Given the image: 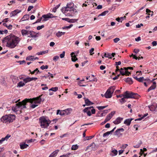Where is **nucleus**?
I'll return each instance as SVG.
<instances>
[{
    "mask_svg": "<svg viewBox=\"0 0 157 157\" xmlns=\"http://www.w3.org/2000/svg\"><path fill=\"white\" fill-rule=\"evenodd\" d=\"M78 148V146L77 145H73L71 147V149L72 150H76Z\"/></svg>",
    "mask_w": 157,
    "mask_h": 157,
    "instance_id": "obj_32",
    "label": "nucleus"
},
{
    "mask_svg": "<svg viewBox=\"0 0 157 157\" xmlns=\"http://www.w3.org/2000/svg\"><path fill=\"white\" fill-rule=\"evenodd\" d=\"M60 4H59L57 5L52 10V11L54 12H56V10L58 9L60 6Z\"/></svg>",
    "mask_w": 157,
    "mask_h": 157,
    "instance_id": "obj_35",
    "label": "nucleus"
},
{
    "mask_svg": "<svg viewBox=\"0 0 157 157\" xmlns=\"http://www.w3.org/2000/svg\"><path fill=\"white\" fill-rule=\"evenodd\" d=\"M124 131V129L123 128H121L119 129H118L115 132L117 133H117L119 134V132L120 131H121L122 132H123Z\"/></svg>",
    "mask_w": 157,
    "mask_h": 157,
    "instance_id": "obj_39",
    "label": "nucleus"
},
{
    "mask_svg": "<svg viewBox=\"0 0 157 157\" xmlns=\"http://www.w3.org/2000/svg\"><path fill=\"white\" fill-rule=\"evenodd\" d=\"M108 105H106L105 106H97V107L99 110H101L107 107L108 106Z\"/></svg>",
    "mask_w": 157,
    "mask_h": 157,
    "instance_id": "obj_33",
    "label": "nucleus"
},
{
    "mask_svg": "<svg viewBox=\"0 0 157 157\" xmlns=\"http://www.w3.org/2000/svg\"><path fill=\"white\" fill-rule=\"evenodd\" d=\"M133 77L138 81L140 82H142L144 80V78L140 77L139 78H138L136 76Z\"/></svg>",
    "mask_w": 157,
    "mask_h": 157,
    "instance_id": "obj_23",
    "label": "nucleus"
},
{
    "mask_svg": "<svg viewBox=\"0 0 157 157\" xmlns=\"http://www.w3.org/2000/svg\"><path fill=\"white\" fill-rule=\"evenodd\" d=\"M11 136L9 134L7 135L5 137L2 138L4 140H7Z\"/></svg>",
    "mask_w": 157,
    "mask_h": 157,
    "instance_id": "obj_42",
    "label": "nucleus"
},
{
    "mask_svg": "<svg viewBox=\"0 0 157 157\" xmlns=\"http://www.w3.org/2000/svg\"><path fill=\"white\" fill-rule=\"evenodd\" d=\"M142 143H139L136 145H134L133 146V147L134 148H139L140 147L141 145V144Z\"/></svg>",
    "mask_w": 157,
    "mask_h": 157,
    "instance_id": "obj_51",
    "label": "nucleus"
},
{
    "mask_svg": "<svg viewBox=\"0 0 157 157\" xmlns=\"http://www.w3.org/2000/svg\"><path fill=\"white\" fill-rule=\"evenodd\" d=\"M7 43L6 46L10 48H14L21 40L20 38L16 36L10 35L5 38Z\"/></svg>",
    "mask_w": 157,
    "mask_h": 157,
    "instance_id": "obj_2",
    "label": "nucleus"
},
{
    "mask_svg": "<svg viewBox=\"0 0 157 157\" xmlns=\"http://www.w3.org/2000/svg\"><path fill=\"white\" fill-rule=\"evenodd\" d=\"M70 154V153L66 154L65 155L60 156L59 157H69V155Z\"/></svg>",
    "mask_w": 157,
    "mask_h": 157,
    "instance_id": "obj_49",
    "label": "nucleus"
},
{
    "mask_svg": "<svg viewBox=\"0 0 157 157\" xmlns=\"http://www.w3.org/2000/svg\"><path fill=\"white\" fill-rule=\"evenodd\" d=\"M20 145V148L21 149L26 148L29 146V145L27 144H25V143L21 144Z\"/></svg>",
    "mask_w": 157,
    "mask_h": 157,
    "instance_id": "obj_21",
    "label": "nucleus"
},
{
    "mask_svg": "<svg viewBox=\"0 0 157 157\" xmlns=\"http://www.w3.org/2000/svg\"><path fill=\"white\" fill-rule=\"evenodd\" d=\"M147 115H148V113H147L146 114H144V116H143V117H142L141 118L136 119L135 120V121H139V120H141L142 119H143V118H144V117H145L147 116Z\"/></svg>",
    "mask_w": 157,
    "mask_h": 157,
    "instance_id": "obj_38",
    "label": "nucleus"
},
{
    "mask_svg": "<svg viewBox=\"0 0 157 157\" xmlns=\"http://www.w3.org/2000/svg\"><path fill=\"white\" fill-rule=\"evenodd\" d=\"M54 17V16H53L52 14L49 13L46 15H43L42 17H43L44 19L43 20V21H46L47 19L52 18Z\"/></svg>",
    "mask_w": 157,
    "mask_h": 157,
    "instance_id": "obj_10",
    "label": "nucleus"
},
{
    "mask_svg": "<svg viewBox=\"0 0 157 157\" xmlns=\"http://www.w3.org/2000/svg\"><path fill=\"white\" fill-rule=\"evenodd\" d=\"M104 56L105 57L109 58L112 59V57H111V55L110 54H107L106 53H105Z\"/></svg>",
    "mask_w": 157,
    "mask_h": 157,
    "instance_id": "obj_40",
    "label": "nucleus"
},
{
    "mask_svg": "<svg viewBox=\"0 0 157 157\" xmlns=\"http://www.w3.org/2000/svg\"><path fill=\"white\" fill-rule=\"evenodd\" d=\"M93 108V106L86 107L83 110V111L84 113H86L88 116H90L91 115L90 110L92 114H94L95 113L96 111L95 109H91V108Z\"/></svg>",
    "mask_w": 157,
    "mask_h": 157,
    "instance_id": "obj_7",
    "label": "nucleus"
},
{
    "mask_svg": "<svg viewBox=\"0 0 157 157\" xmlns=\"http://www.w3.org/2000/svg\"><path fill=\"white\" fill-rule=\"evenodd\" d=\"M112 152L115 155H116L117 154L118 151L117 150H114L112 151Z\"/></svg>",
    "mask_w": 157,
    "mask_h": 157,
    "instance_id": "obj_50",
    "label": "nucleus"
},
{
    "mask_svg": "<svg viewBox=\"0 0 157 157\" xmlns=\"http://www.w3.org/2000/svg\"><path fill=\"white\" fill-rule=\"evenodd\" d=\"M94 75H91V79L89 81V82H91V81H95V79L94 78Z\"/></svg>",
    "mask_w": 157,
    "mask_h": 157,
    "instance_id": "obj_52",
    "label": "nucleus"
},
{
    "mask_svg": "<svg viewBox=\"0 0 157 157\" xmlns=\"http://www.w3.org/2000/svg\"><path fill=\"white\" fill-rule=\"evenodd\" d=\"M151 44L153 46H156L157 44V42L156 41H154L152 42Z\"/></svg>",
    "mask_w": 157,
    "mask_h": 157,
    "instance_id": "obj_60",
    "label": "nucleus"
},
{
    "mask_svg": "<svg viewBox=\"0 0 157 157\" xmlns=\"http://www.w3.org/2000/svg\"><path fill=\"white\" fill-rule=\"evenodd\" d=\"M105 68V67L104 66L101 65L100 66V68L101 70H103Z\"/></svg>",
    "mask_w": 157,
    "mask_h": 157,
    "instance_id": "obj_61",
    "label": "nucleus"
},
{
    "mask_svg": "<svg viewBox=\"0 0 157 157\" xmlns=\"http://www.w3.org/2000/svg\"><path fill=\"white\" fill-rule=\"evenodd\" d=\"M25 85V82L20 81L17 84V87H21L24 86Z\"/></svg>",
    "mask_w": 157,
    "mask_h": 157,
    "instance_id": "obj_28",
    "label": "nucleus"
},
{
    "mask_svg": "<svg viewBox=\"0 0 157 157\" xmlns=\"http://www.w3.org/2000/svg\"><path fill=\"white\" fill-rule=\"evenodd\" d=\"M97 148V146L95 143H93L90 144V146H87V149H89L91 150H95Z\"/></svg>",
    "mask_w": 157,
    "mask_h": 157,
    "instance_id": "obj_9",
    "label": "nucleus"
},
{
    "mask_svg": "<svg viewBox=\"0 0 157 157\" xmlns=\"http://www.w3.org/2000/svg\"><path fill=\"white\" fill-rule=\"evenodd\" d=\"M26 60L34 61V56H29L26 58Z\"/></svg>",
    "mask_w": 157,
    "mask_h": 157,
    "instance_id": "obj_29",
    "label": "nucleus"
},
{
    "mask_svg": "<svg viewBox=\"0 0 157 157\" xmlns=\"http://www.w3.org/2000/svg\"><path fill=\"white\" fill-rule=\"evenodd\" d=\"M156 86V82H153L152 85L148 89L147 91L149 92L151 90L155 89Z\"/></svg>",
    "mask_w": 157,
    "mask_h": 157,
    "instance_id": "obj_16",
    "label": "nucleus"
},
{
    "mask_svg": "<svg viewBox=\"0 0 157 157\" xmlns=\"http://www.w3.org/2000/svg\"><path fill=\"white\" fill-rule=\"evenodd\" d=\"M59 151V150H56L50 155L49 157H56Z\"/></svg>",
    "mask_w": 157,
    "mask_h": 157,
    "instance_id": "obj_17",
    "label": "nucleus"
},
{
    "mask_svg": "<svg viewBox=\"0 0 157 157\" xmlns=\"http://www.w3.org/2000/svg\"><path fill=\"white\" fill-rule=\"evenodd\" d=\"M21 33L23 36H28L29 37L36 38L38 37V33H36L33 31L26 30L24 29H22Z\"/></svg>",
    "mask_w": 157,
    "mask_h": 157,
    "instance_id": "obj_4",
    "label": "nucleus"
},
{
    "mask_svg": "<svg viewBox=\"0 0 157 157\" xmlns=\"http://www.w3.org/2000/svg\"><path fill=\"white\" fill-rule=\"evenodd\" d=\"M71 55L72 57L71 60L72 61L75 62L78 60V58L76 57V56L75 55L74 52L71 53Z\"/></svg>",
    "mask_w": 157,
    "mask_h": 157,
    "instance_id": "obj_18",
    "label": "nucleus"
},
{
    "mask_svg": "<svg viewBox=\"0 0 157 157\" xmlns=\"http://www.w3.org/2000/svg\"><path fill=\"white\" fill-rule=\"evenodd\" d=\"M56 36L58 37H60L62 36L60 32H58L56 34Z\"/></svg>",
    "mask_w": 157,
    "mask_h": 157,
    "instance_id": "obj_53",
    "label": "nucleus"
},
{
    "mask_svg": "<svg viewBox=\"0 0 157 157\" xmlns=\"http://www.w3.org/2000/svg\"><path fill=\"white\" fill-rule=\"evenodd\" d=\"M120 40V39L118 38H116L113 39L114 42L115 43H117Z\"/></svg>",
    "mask_w": 157,
    "mask_h": 157,
    "instance_id": "obj_48",
    "label": "nucleus"
},
{
    "mask_svg": "<svg viewBox=\"0 0 157 157\" xmlns=\"http://www.w3.org/2000/svg\"><path fill=\"white\" fill-rule=\"evenodd\" d=\"M12 27V25H10L8 26H7V28L9 29H11Z\"/></svg>",
    "mask_w": 157,
    "mask_h": 157,
    "instance_id": "obj_63",
    "label": "nucleus"
},
{
    "mask_svg": "<svg viewBox=\"0 0 157 157\" xmlns=\"http://www.w3.org/2000/svg\"><path fill=\"white\" fill-rule=\"evenodd\" d=\"M65 52L63 51L62 54L60 55V57L61 58H62L64 57L65 56Z\"/></svg>",
    "mask_w": 157,
    "mask_h": 157,
    "instance_id": "obj_45",
    "label": "nucleus"
},
{
    "mask_svg": "<svg viewBox=\"0 0 157 157\" xmlns=\"http://www.w3.org/2000/svg\"><path fill=\"white\" fill-rule=\"evenodd\" d=\"M115 87L114 86H111L109 88L108 90H109L112 94L113 93L115 89Z\"/></svg>",
    "mask_w": 157,
    "mask_h": 157,
    "instance_id": "obj_26",
    "label": "nucleus"
},
{
    "mask_svg": "<svg viewBox=\"0 0 157 157\" xmlns=\"http://www.w3.org/2000/svg\"><path fill=\"white\" fill-rule=\"evenodd\" d=\"M73 25H71L68 26H66L63 27V29H69L71 28L72 26Z\"/></svg>",
    "mask_w": 157,
    "mask_h": 157,
    "instance_id": "obj_47",
    "label": "nucleus"
},
{
    "mask_svg": "<svg viewBox=\"0 0 157 157\" xmlns=\"http://www.w3.org/2000/svg\"><path fill=\"white\" fill-rule=\"evenodd\" d=\"M29 18V16L27 14H25L23 16L22 18L20 20V22L26 21L28 20Z\"/></svg>",
    "mask_w": 157,
    "mask_h": 157,
    "instance_id": "obj_20",
    "label": "nucleus"
},
{
    "mask_svg": "<svg viewBox=\"0 0 157 157\" xmlns=\"http://www.w3.org/2000/svg\"><path fill=\"white\" fill-rule=\"evenodd\" d=\"M74 6V4L72 2H70L69 3H67V6L65 7L64 8H68L71 9H75L73 7Z\"/></svg>",
    "mask_w": 157,
    "mask_h": 157,
    "instance_id": "obj_14",
    "label": "nucleus"
},
{
    "mask_svg": "<svg viewBox=\"0 0 157 157\" xmlns=\"http://www.w3.org/2000/svg\"><path fill=\"white\" fill-rule=\"evenodd\" d=\"M31 77H28L26 78H25V79H24V82H25V84L30 82L31 81Z\"/></svg>",
    "mask_w": 157,
    "mask_h": 157,
    "instance_id": "obj_25",
    "label": "nucleus"
},
{
    "mask_svg": "<svg viewBox=\"0 0 157 157\" xmlns=\"http://www.w3.org/2000/svg\"><path fill=\"white\" fill-rule=\"evenodd\" d=\"M132 119L131 118H129L126 119L124 122V123L127 125H129L131 123V122Z\"/></svg>",
    "mask_w": 157,
    "mask_h": 157,
    "instance_id": "obj_19",
    "label": "nucleus"
},
{
    "mask_svg": "<svg viewBox=\"0 0 157 157\" xmlns=\"http://www.w3.org/2000/svg\"><path fill=\"white\" fill-rule=\"evenodd\" d=\"M109 12V11L108 10L105 11L103 12H102L101 14H100L99 16H105L106 14H107Z\"/></svg>",
    "mask_w": 157,
    "mask_h": 157,
    "instance_id": "obj_36",
    "label": "nucleus"
},
{
    "mask_svg": "<svg viewBox=\"0 0 157 157\" xmlns=\"http://www.w3.org/2000/svg\"><path fill=\"white\" fill-rule=\"evenodd\" d=\"M40 125L42 128H46L49 125L51 121L49 119L46 118L44 117H42L39 118Z\"/></svg>",
    "mask_w": 157,
    "mask_h": 157,
    "instance_id": "obj_5",
    "label": "nucleus"
},
{
    "mask_svg": "<svg viewBox=\"0 0 157 157\" xmlns=\"http://www.w3.org/2000/svg\"><path fill=\"white\" fill-rule=\"evenodd\" d=\"M21 12V10L17 9L12 11L10 14V17H12L16 16L18 13H20Z\"/></svg>",
    "mask_w": 157,
    "mask_h": 157,
    "instance_id": "obj_11",
    "label": "nucleus"
},
{
    "mask_svg": "<svg viewBox=\"0 0 157 157\" xmlns=\"http://www.w3.org/2000/svg\"><path fill=\"white\" fill-rule=\"evenodd\" d=\"M128 146V144H124L122 145L121 148L122 149H125Z\"/></svg>",
    "mask_w": 157,
    "mask_h": 157,
    "instance_id": "obj_46",
    "label": "nucleus"
},
{
    "mask_svg": "<svg viewBox=\"0 0 157 157\" xmlns=\"http://www.w3.org/2000/svg\"><path fill=\"white\" fill-rule=\"evenodd\" d=\"M71 110V109H67L64 110L65 115H67L70 113V111Z\"/></svg>",
    "mask_w": 157,
    "mask_h": 157,
    "instance_id": "obj_30",
    "label": "nucleus"
},
{
    "mask_svg": "<svg viewBox=\"0 0 157 157\" xmlns=\"http://www.w3.org/2000/svg\"><path fill=\"white\" fill-rule=\"evenodd\" d=\"M124 69L126 71L128 70V69H131V70H133V67H125V68H124Z\"/></svg>",
    "mask_w": 157,
    "mask_h": 157,
    "instance_id": "obj_57",
    "label": "nucleus"
},
{
    "mask_svg": "<svg viewBox=\"0 0 157 157\" xmlns=\"http://www.w3.org/2000/svg\"><path fill=\"white\" fill-rule=\"evenodd\" d=\"M125 81L130 84H132L133 82L132 78H127Z\"/></svg>",
    "mask_w": 157,
    "mask_h": 157,
    "instance_id": "obj_24",
    "label": "nucleus"
},
{
    "mask_svg": "<svg viewBox=\"0 0 157 157\" xmlns=\"http://www.w3.org/2000/svg\"><path fill=\"white\" fill-rule=\"evenodd\" d=\"M58 90V87H52L49 90H51L54 92H56Z\"/></svg>",
    "mask_w": 157,
    "mask_h": 157,
    "instance_id": "obj_34",
    "label": "nucleus"
},
{
    "mask_svg": "<svg viewBox=\"0 0 157 157\" xmlns=\"http://www.w3.org/2000/svg\"><path fill=\"white\" fill-rule=\"evenodd\" d=\"M59 59V57L58 56H54L53 57V60L55 62H56V61L58 60V59Z\"/></svg>",
    "mask_w": 157,
    "mask_h": 157,
    "instance_id": "obj_37",
    "label": "nucleus"
},
{
    "mask_svg": "<svg viewBox=\"0 0 157 157\" xmlns=\"http://www.w3.org/2000/svg\"><path fill=\"white\" fill-rule=\"evenodd\" d=\"M15 0H13L11 1H10V3L8 4V5L9 6H10L12 4V3H15Z\"/></svg>",
    "mask_w": 157,
    "mask_h": 157,
    "instance_id": "obj_59",
    "label": "nucleus"
},
{
    "mask_svg": "<svg viewBox=\"0 0 157 157\" xmlns=\"http://www.w3.org/2000/svg\"><path fill=\"white\" fill-rule=\"evenodd\" d=\"M125 98H124V96L123 98L119 100L120 101L121 103V104H123L125 103L126 101V100H125Z\"/></svg>",
    "mask_w": 157,
    "mask_h": 157,
    "instance_id": "obj_31",
    "label": "nucleus"
},
{
    "mask_svg": "<svg viewBox=\"0 0 157 157\" xmlns=\"http://www.w3.org/2000/svg\"><path fill=\"white\" fill-rule=\"evenodd\" d=\"M62 11L66 16H73L74 14L77 12L76 9H71L68 8H63L61 10Z\"/></svg>",
    "mask_w": 157,
    "mask_h": 157,
    "instance_id": "obj_6",
    "label": "nucleus"
},
{
    "mask_svg": "<svg viewBox=\"0 0 157 157\" xmlns=\"http://www.w3.org/2000/svg\"><path fill=\"white\" fill-rule=\"evenodd\" d=\"M125 71L126 70L120 71V73L122 75H125Z\"/></svg>",
    "mask_w": 157,
    "mask_h": 157,
    "instance_id": "obj_44",
    "label": "nucleus"
},
{
    "mask_svg": "<svg viewBox=\"0 0 157 157\" xmlns=\"http://www.w3.org/2000/svg\"><path fill=\"white\" fill-rule=\"evenodd\" d=\"M15 116L12 114L6 115L3 116L1 118V121L3 123L9 124L15 120Z\"/></svg>",
    "mask_w": 157,
    "mask_h": 157,
    "instance_id": "obj_3",
    "label": "nucleus"
},
{
    "mask_svg": "<svg viewBox=\"0 0 157 157\" xmlns=\"http://www.w3.org/2000/svg\"><path fill=\"white\" fill-rule=\"evenodd\" d=\"M115 112H112L111 113L109 114L106 117L105 120L106 121H108L110 120L112 117L115 114Z\"/></svg>",
    "mask_w": 157,
    "mask_h": 157,
    "instance_id": "obj_12",
    "label": "nucleus"
},
{
    "mask_svg": "<svg viewBox=\"0 0 157 157\" xmlns=\"http://www.w3.org/2000/svg\"><path fill=\"white\" fill-rule=\"evenodd\" d=\"M94 137V136H87L86 137V139L87 140H90V139H92Z\"/></svg>",
    "mask_w": 157,
    "mask_h": 157,
    "instance_id": "obj_58",
    "label": "nucleus"
},
{
    "mask_svg": "<svg viewBox=\"0 0 157 157\" xmlns=\"http://www.w3.org/2000/svg\"><path fill=\"white\" fill-rule=\"evenodd\" d=\"M123 120V118L119 117L116 119V120L113 121V123L115 124H120L121 121Z\"/></svg>",
    "mask_w": 157,
    "mask_h": 157,
    "instance_id": "obj_15",
    "label": "nucleus"
},
{
    "mask_svg": "<svg viewBox=\"0 0 157 157\" xmlns=\"http://www.w3.org/2000/svg\"><path fill=\"white\" fill-rule=\"evenodd\" d=\"M115 128H116V127H115L111 131H109V132H107L104 133L103 134V136L105 137L106 136H108L111 133H112L114 131V130Z\"/></svg>",
    "mask_w": 157,
    "mask_h": 157,
    "instance_id": "obj_22",
    "label": "nucleus"
},
{
    "mask_svg": "<svg viewBox=\"0 0 157 157\" xmlns=\"http://www.w3.org/2000/svg\"><path fill=\"white\" fill-rule=\"evenodd\" d=\"M42 17H41L40 18L38 19L36 21L35 23H37L40 22L41 20H42Z\"/></svg>",
    "mask_w": 157,
    "mask_h": 157,
    "instance_id": "obj_56",
    "label": "nucleus"
},
{
    "mask_svg": "<svg viewBox=\"0 0 157 157\" xmlns=\"http://www.w3.org/2000/svg\"><path fill=\"white\" fill-rule=\"evenodd\" d=\"M120 74L118 75L117 76H115V77L113 78V80H115L117 79L118 77L120 76Z\"/></svg>",
    "mask_w": 157,
    "mask_h": 157,
    "instance_id": "obj_62",
    "label": "nucleus"
},
{
    "mask_svg": "<svg viewBox=\"0 0 157 157\" xmlns=\"http://www.w3.org/2000/svg\"><path fill=\"white\" fill-rule=\"evenodd\" d=\"M109 91V90H107L104 94V96L106 98H110L112 97V94Z\"/></svg>",
    "mask_w": 157,
    "mask_h": 157,
    "instance_id": "obj_13",
    "label": "nucleus"
},
{
    "mask_svg": "<svg viewBox=\"0 0 157 157\" xmlns=\"http://www.w3.org/2000/svg\"><path fill=\"white\" fill-rule=\"evenodd\" d=\"M33 8V6H29L27 10V11H30Z\"/></svg>",
    "mask_w": 157,
    "mask_h": 157,
    "instance_id": "obj_55",
    "label": "nucleus"
},
{
    "mask_svg": "<svg viewBox=\"0 0 157 157\" xmlns=\"http://www.w3.org/2000/svg\"><path fill=\"white\" fill-rule=\"evenodd\" d=\"M85 103L86 105H89L93 104V103L91 102L88 99H87L85 100Z\"/></svg>",
    "mask_w": 157,
    "mask_h": 157,
    "instance_id": "obj_27",
    "label": "nucleus"
},
{
    "mask_svg": "<svg viewBox=\"0 0 157 157\" xmlns=\"http://www.w3.org/2000/svg\"><path fill=\"white\" fill-rule=\"evenodd\" d=\"M139 52V50L138 49H134V52L136 53H137Z\"/></svg>",
    "mask_w": 157,
    "mask_h": 157,
    "instance_id": "obj_64",
    "label": "nucleus"
},
{
    "mask_svg": "<svg viewBox=\"0 0 157 157\" xmlns=\"http://www.w3.org/2000/svg\"><path fill=\"white\" fill-rule=\"evenodd\" d=\"M137 95V94H135L128 91H126L124 93V98H135Z\"/></svg>",
    "mask_w": 157,
    "mask_h": 157,
    "instance_id": "obj_8",
    "label": "nucleus"
},
{
    "mask_svg": "<svg viewBox=\"0 0 157 157\" xmlns=\"http://www.w3.org/2000/svg\"><path fill=\"white\" fill-rule=\"evenodd\" d=\"M94 50V48H91L89 51V52L90 53V55H93V54L94 53H92L93 52V51Z\"/></svg>",
    "mask_w": 157,
    "mask_h": 157,
    "instance_id": "obj_54",
    "label": "nucleus"
},
{
    "mask_svg": "<svg viewBox=\"0 0 157 157\" xmlns=\"http://www.w3.org/2000/svg\"><path fill=\"white\" fill-rule=\"evenodd\" d=\"M48 65H46L45 66H44V65H43L40 67V68L41 69L43 70L45 69H48Z\"/></svg>",
    "mask_w": 157,
    "mask_h": 157,
    "instance_id": "obj_41",
    "label": "nucleus"
},
{
    "mask_svg": "<svg viewBox=\"0 0 157 157\" xmlns=\"http://www.w3.org/2000/svg\"><path fill=\"white\" fill-rule=\"evenodd\" d=\"M42 95L39 96L36 98H33L27 99L26 98L25 100H23L21 102H19L17 103L15 107H13L12 110L15 112L19 111V113H21V110L24 109L26 108V105L27 102H30L31 103H34L35 104H32L30 107L32 108H34L38 106V105L36 104H40L42 101V99L41 97Z\"/></svg>",
    "mask_w": 157,
    "mask_h": 157,
    "instance_id": "obj_1",
    "label": "nucleus"
},
{
    "mask_svg": "<svg viewBox=\"0 0 157 157\" xmlns=\"http://www.w3.org/2000/svg\"><path fill=\"white\" fill-rule=\"evenodd\" d=\"M44 26L43 25H42L41 26H39L37 27L36 29L38 30H40L44 28Z\"/></svg>",
    "mask_w": 157,
    "mask_h": 157,
    "instance_id": "obj_43",
    "label": "nucleus"
}]
</instances>
